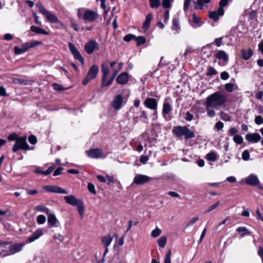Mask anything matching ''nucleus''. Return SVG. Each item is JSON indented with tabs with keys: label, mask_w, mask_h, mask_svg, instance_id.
I'll return each instance as SVG.
<instances>
[{
	"label": "nucleus",
	"mask_w": 263,
	"mask_h": 263,
	"mask_svg": "<svg viewBox=\"0 0 263 263\" xmlns=\"http://www.w3.org/2000/svg\"><path fill=\"white\" fill-rule=\"evenodd\" d=\"M192 22L191 23V26L194 28L199 27L202 25L200 18L195 13L192 14Z\"/></svg>",
	"instance_id": "23"
},
{
	"label": "nucleus",
	"mask_w": 263,
	"mask_h": 263,
	"mask_svg": "<svg viewBox=\"0 0 263 263\" xmlns=\"http://www.w3.org/2000/svg\"><path fill=\"white\" fill-rule=\"evenodd\" d=\"M48 224L52 227H58L59 222L55 215L50 214L47 218Z\"/></svg>",
	"instance_id": "21"
},
{
	"label": "nucleus",
	"mask_w": 263,
	"mask_h": 263,
	"mask_svg": "<svg viewBox=\"0 0 263 263\" xmlns=\"http://www.w3.org/2000/svg\"><path fill=\"white\" fill-rule=\"evenodd\" d=\"M52 86H53L54 89L55 90L61 91V90H64L63 87L61 85H60V84H58L57 83H54V84H53Z\"/></svg>",
	"instance_id": "62"
},
{
	"label": "nucleus",
	"mask_w": 263,
	"mask_h": 263,
	"mask_svg": "<svg viewBox=\"0 0 263 263\" xmlns=\"http://www.w3.org/2000/svg\"><path fill=\"white\" fill-rule=\"evenodd\" d=\"M124 236L121 237L120 238L116 240L115 241L114 248L115 250H118L119 248L122 246L124 244Z\"/></svg>",
	"instance_id": "32"
},
{
	"label": "nucleus",
	"mask_w": 263,
	"mask_h": 263,
	"mask_svg": "<svg viewBox=\"0 0 263 263\" xmlns=\"http://www.w3.org/2000/svg\"><path fill=\"white\" fill-rule=\"evenodd\" d=\"M199 220L198 217H194L192 218L186 224V227H190L192 226Z\"/></svg>",
	"instance_id": "48"
},
{
	"label": "nucleus",
	"mask_w": 263,
	"mask_h": 263,
	"mask_svg": "<svg viewBox=\"0 0 263 263\" xmlns=\"http://www.w3.org/2000/svg\"><path fill=\"white\" fill-rule=\"evenodd\" d=\"M24 246V244L23 243H15L12 245L9 243L11 255L21 251Z\"/></svg>",
	"instance_id": "14"
},
{
	"label": "nucleus",
	"mask_w": 263,
	"mask_h": 263,
	"mask_svg": "<svg viewBox=\"0 0 263 263\" xmlns=\"http://www.w3.org/2000/svg\"><path fill=\"white\" fill-rule=\"evenodd\" d=\"M115 78V77H114V76H112L111 79L108 81H107V79H105L103 81V79H102V85L105 86H108L112 84Z\"/></svg>",
	"instance_id": "44"
},
{
	"label": "nucleus",
	"mask_w": 263,
	"mask_h": 263,
	"mask_svg": "<svg viewBox=\"0 0 263 263\" xmlns=\"http://www.w3.org/2000/svg\"><path fill=\"white\" fill-rule=\"evenodd\" d=\"M0 255L2 257L11 255L9 248V242H5L0 246Z\"/></svg>",
	"instance_id": "16"
},
{
	"label": "nucleus",
	"mask_w": 263,
	"mask_h": 263,
	"mask_svg": "<svg viewBox=\"0 0 263 263\" xmlns=\"http://www.w3.org/2000/svg\"><path fill=\"white\" fill-rule=\"evenodd\" d=\"M245 138L250 142L256 143L260 140L261 136L258 133H249L246 135Z\"/></svg>",
	"instance_id": "18"
},
{
	"label": "nucleus",
	"mask_w": 263,
	"mask_h": 263,
	"mask_svg": "<svg viewBox=\"0 0 263 263\" xmlns=\"http://www.w3.org/2000/svg\"><path fill=\"white\" fill-rule=\"evenodd\" d=\"M237 231L240 233L242 236H243L244 235L249 233V231L248 230V229L244 227H238L237 229Z\"/></svg>",
	"instance_id": "39"
},
{
	"label": "nucleus",
	"mask_w": 263,
	"mask_h": 263,
	"mask_svg": "<svg viewBox=\"0 0 263 263\" xmlns=\"http://www.w3.org/2000/svg\"><path fill=\"white\" fill-rule=\"evenodd\" d=\"M229 0H220L219 2V7L218 8L219 14L220 15H223L224 14V7L228 4Z\"/></svg>",
	"instance_id": "29"
},
{
	"label": "nucleus",
	"mask_w": 263,
	"mask_h": 263,
	"mask_svg": "<svg viewBox=\"0 0 263 263\" xmlns=\"http://www.w3.org/2000/svg\"><path fill=\"white\" fill-rule=\"evenodd\" d=\"M43 189L48 192L64 194H67V192L65 190L58 186L45 185L43 186Z\"/></svg>",
	"instance_id": "10"
},
{
	"label": "nucleus",
	"mask_w": 263,
	"mask_h": 263,
	"mask_svg": "<svg viewBox=\"0 0 263 263\" xmlns=\"http://www.w3.org/2000/svg\"><path fill=\"white\" fill-rule=\"evenodd\" d=\"M172 132L176 136L179 137H183L185 139H191L195 137L194 132L186 126H175L173 127Z\"/></svg>",
	"instance_id": "3"
},
{
	"label": "nucleus",
	"mask_w": 263,
	"mask_h": 263,
	"mask_svg": "<svg viewBox=\"0 0 263 263\" xmlns=\"http://www.w3.org/2000/svg\"><path fill=\"white\" fill-rule=\"evenodd\" d=\"M152 180V178L148 176L138 174L135 175L133 184L141 185L150 182Z\"/></svg>",
	"instance_id": "7"
},
{
	"label": "nucleus",
	"mask_w": 263,
	"mask_h": 263,
	"mask_svg": "<svg viewBox=\"0 0 263 263\" xmlns=\"http://www.w3.org/2000/svg\"><path fill=\"white\" fill-rule=\"evenodd\" d=\"M78 16L79 18L92 22L95 21L98 18L99 15L97 11L79 8L78 10Z\"/></svg>",
	"instance_id": "4"
},
{
	"label": "nucleus",
	"mask_w": 263,
	"mask_h": 263,
	"mask_svg": "<svg viewBox=\"0 0 263 263\" xmlns=\"http://www.w3.org/2000/svg\"><path fill=\"white\" fill-rule=\"evenodd\" d=\"M161 230L160 228L156 227L154 230H153L152 231L151 235L153 238H156L161 234Z\"/></svg>",
	"instance_id": "37"
},
{
	"label": "nucleus",
	"mask_w": 263,
	"mask_h": 263,
	"mask_svg": "<svg viewBox=\"0 0 263 263\" xmlns=\"http://www.w3.org/2000/svg\"><path fill=\"white\" fill-rule=\"evenodd\" d=\"M157 100L154 98H148L144 101L145 106L152 110H156L157 109Z\"/></svg>",
	"instance_id": "12"
},
{
	"label": "nucleus",
	"mask_w": 263,
	"mask_h": 263,
	"mask_svg": "<svg viewBox=\"0 0 263 263\" xmlns=\"http://www.w3.org/2000/svg\"><path fill=\"white\" fill-rule=\"evenodd\" d=\"M206 159L210 161H214L217 158L216 154L214 152H210L206 156Z\"/></svg>",
	"instance_id": "38"
},
{
	"label": "nucleus",
	"mask_w": 263,
	"mask_h": 263,
	"mask_svg": "<svg viewBox=\"0 0 263 263\" xmlns=\"http://www.w3.org/2000/svg\"><path fill=\"white\" fill-rule=\"evenodd\" d=\"M68 47L69 48L70 51L72 53V55H73L74 58L80 61V62L81 63L82 65L84 64V59L80 54V52L78 51L77 48L76 47L74 44H73L71 43H69L68 44Z\"/></svg>",
	"instance_id": "9"
},
{
	"label": "nucleus",
	"mask_w": 263,
	"mask_h": 263,
	"mask_svg": "<svg viewBox=\"0 0 263 263\" xmlns=\"http://www.w3.org/2000/svg\"><path fill=\"white\" fill-rule=\"evenodd\" d=\"M211 0H197L195 4V8L196 9H201L204 4H208Z\"/></svg>",
	"instance_id": "33"
},
{
	"label": "nucleus",
	"mask_w": 263,
	"mask_h": 263,
	"mask_svg": "<svg viewBox=\"0 0 263 263\" xmlns=\"http://www.w3.org/2000/svg\"><path fill=\"white\" fill-rule=\"evenodd\" d=\"M216 73H217V72H216V70L214 68L210 67L208 69V72L207 73L208 75H209V76H212V75L216 74Z\"/></svg>",
	"instance_id": "63"
},
{
	"label": "nucleus",
	"mask_w": 263,
	"mask_h": 263,
	"mask_svg": "<svg viewBox=\"0 0 263 263\" xmlns=\"http://www.w3.org/2000/svg\"><path fill=\"white\" fill-rule=\"evenodd\" d=\"M205 108L207 111V115L209 117L213 118L215 116V112L212 109L214 107H205Z\"/></svg>",
	"instance_id": "46"
},
{
	"label": "nucleus",
	"mask_w": 263,
	"mask_h": 263,
	"mask_svg": "<svg viewBox=\"0 0 263 263\" xmlns=\"http://www.w3.org/2000/svg\"><path fill=\"white\" fill-rule=\"evenodd\" d=\"M216 56L217 59H222L223 61H227L228 60L227 55L223 50L218 51Z\"/></svg>",
	"instance_id": "35"
},
{
	"label": "nucleus",
	"mask_w": 263,
	"mask_h": 263,
	"mask_svg": "<svg viewBox=\"0 0 263 263\" xmlns=\"http://www.w3.org/2000/svg\"><path fill=\"white\" fill-rule=\"evenodd\" d=\"M241 57L243 59L247 60L253 55V52L251 49H243L241 50Z\"/></svg>",
	"instance_id": "25"
},
{
	"label": "nucleus",
	"mask_w": 263,
	"mask_h": 263,
	"mask_svg": "<svg viewBox=\"0 0 263 263\" xmlns=\"http://www.w3.org/2000/svg\"><path fill=\"white\" fill-rule=\"evenodd\" d=\"M220 118L221 119L224 121H230L231 120L230 116L226 113H221Z\"/></svg>",
	"instance_id": "56"
},
{
	"label": "nucleus",
	"mask_w": 263,
	"mask_h": 263,
	"mask_svg": "<svg viewBox=\"0 0 263 263\" xmlns=\"http://www.w3.org/2000/svg\"><path fill=\"white\" fill-rule=\"evenodd\" d=\"M30 30L32 31V32H34L36 33H37V34H45V35H48L49 34V33L46 31H45L44 30H43V29L39 27H37V26H32L31 27H30Z\"/></svg>",
	"instance_id": "30"
},
{
	"label": "nucleus",
	"mask_w": 263,
	"mask_h": 263,
	"mask_svg": "<svg viewBox=\"0 0 263 263\" xmlns=\"http://www.w3.org/2000/svg\"><path fill=\"white\" fill-rule=\"evenodd\" d=\"M167 242V237L166 236H162L157 240L158 246L162 248L165 247Z\"/></svg>",
	"instance_id": "34"
},
{
	"label": "nucleus",
	"mask_w": 263,
	"mask_h": 263,
	"mask_svg": "<svg viewBox=\"0 0 263 263\" xmlns=\"http://www.w3.org/2000/svg\"><path fill=\"white\" fill-rule=\"evenodd\" d=\"M88 189L90 192L94 194H96L95 186L92 184L90 183L88 184Z\"/></svg>",
	"instance_id": "59"
},
{
	"label": "nucleus",
	"mask_w": 263,
	"mask_h": 263,
	"mask_svg": "<svg viewBox=\"0 0 263 263\" xmlns=\"http://www.w3.org/2000/svg\"><path fill=\"white\" fill-rule=\"evenodd\" d=\"M136 36L132 34H128L124 37V40L126 42H129L132 40H135Z\"/></svg>",
	"instance_id": "55"
},
{
	"label": "nucleus",
	"mask_w": 263,
	"mask_h": 263,
	"mask_svg": "<svg viewBox=\"0 0 263 263\" xmlns=\"http://www.w3.org/2000/svg\"><path fill=\"white\" fill-rule=\"evenodd\" d=\"M220 77H221V79H222L223 80H226L229 79V74L226 71H223V72H221V73L220 74Z\"/></svg>",
	"instance_id": "61"
},
{
	"label": "nucleus",
	"mask_w": 263,
	"mask_h": 263,
	"mask_svg": "<svg viewBox=\"0 0 263 263\" xmlns=\"http://www.w3.org/2000/svg\"><path fill=\"white\" fill-rule=\"evenodd\" d=\"M223 123L222 122L218 121L216 123L215 127L217 130H219L223 128Z\"/></svg>",
	"instance_id": "60"
},
{
	"label": "nucleus",
	"mask_w": 263,
	"mask_h": 263,
	"mask_svg": "<svg viewBox=\"0 0 263 263\" xmlns=\"http://www.w3.org/2000/svg\"><path fill=\"white\" fill-rule=\"evenodd\" d=\"M26 139V137H19L13 146L12 151L15 153L20 149L24 150L30 149V147L27 143Z\"/></svg>",
	"instance_id": "5"
},
{
	"label": "nucleus",
	"mask_w": 263,
	"mask_h": 263,
	"mask_svg": "<svg viewBox=\"0 0 263 263\" xmlns=\"http://www.w3.org/2000/svg\"><path fill=\"white\" fill-rule=\"evenodd\" d=\"M149 4L152 8H157L161 5L160 0H149Z\"/></svg>",
	"instance_id": "42"
},
{
	"label": "nucleus",
	"mask_w": 263,
	"mask_h": 263,
	"mask_svg": "<svg viewBox=\"0 0 263 263\" xmlns=\"http://www.w3.org/2000/svg\"><path fill=\"white\" fill-rule=\"evenodd\" d=\"M129 79L128 74L127 72H123L120 73L116 79V82L120 85L126 84Z\"/></svg>",
	"instance_id": "15"
},
{
	"label": "nucleus",
	"mask_w": 263,
	"mask_h": 263,
	"mask_svg": "<svg viewBox=\"0 0 263 263\" xmlns=\"http://www.w3.org/2000/svg\"><path fill=\"white\" fill-rule=\"evenodd\" d=\"M219 16L221 15L219 14L218 9L217 11L210 12L209 14V17L215 21H217L219 20Z\"/></svg>",
	"instance_id": "36"
},
{
	"label": "nucleus",
	"mask_w": 263,
	"mask_h": 263,
	"mask_svg": "<svg viewBox=\"0 0 263 263\" xmlns=\"http://www.w3.org/2000/svg\"><path fill=\"white\" fill-rule=\"evenodd\" d=\"M14 53L16 54H21L25 52V50L24 49L22 46L21 47H18L17 46L14 47Z\"/></svg>",
	"instance_id": "47"
},
{
	"label": "nucleus",
	"mask_w": 263,
	"mask_h": 263,
	"mask_svg": "<svg viewBox=\"0 0 263 263\" xmlns=\"http://www.w3.org/2000/svg\"><path fill=\"white\" fill-rule=\"evenodd\" d=\"M227 101L226 96L219 91L214 92L209 96L204 102L205 107H214L218 109Z\"/></svg>",
	"instance_id": "1"
},
{
	"label": "nucleus",
	"mask_w": 263,
	"mask_h": 263,
	"mask_svg": "<svg viewBox=\"0 0 263 263\" xmlns=\"http://www.w3.org/2000/svg\"><path fill=\"white\" fill-rule=\"evenodd\" d=\"M255 123L257 125H261L263 123V118L261 116H257L255 118Z\"/></svg>",
	"instance_id": "54"
},
{
	"label": "nucleus",
	"mask_w": 263,
	"mask_h": 263,
	"mask_svg": "<svg viewBox=\"0 0 263 263\" xmlns=\"http://www.w3.org/2000/svg\"><path fill=\"white\" fill-rule=\"evenodd\" d=\"M173 26L172 29L178 33L180 31L179 21L176 17H174L173 19Z\"/></svg>",
	"instance_id": "31"
},
{
	"label": "nucleus",
	"mask_w": 263,
	"mask_h": 263,
	"mask_svg": "<svg viewBox=\"0 0 263 263\" xmlns=\"http://www.w3.org/2000/svg\"><path fill=\"white\" fill-rule=\"evenodd\" d=\"M185 119L186 121H191L193 119V115L189 112H186Z\"/></svg>",
	"instance_id": "64"
},
{
	"label": "nucleus",
	"mask_w": 263,
	"mask_h": 263,
	"mask_svg": "<svg viewBox=\"0 0 263 263\" xmlns=\"http://www.w3.org/2000/svg\"><path fill=\"white\" fill-rule=\"evenodd\" d=\"M43 230L41 229H37L35 230L33 234L28 238L27 241L30 243L33 242L35 240L39 239L41 236L43 235Z\"/></svg>",
	"instance_id": "20"
},
{
	"label": "nucleus",
	"mask_w": 263,
	"mask_h": 263,
	"mask_svg": "<svg viewBox=\"0 0 263 263\" xmlns=\"http://www.w3.org/2000/svg\"><path fill=\"white\" fill-rule=\"evenodd\" d=\"M29 142L32 144H35L37 142V139L35 136L31 135L28 138Z\"/></svg>",
	"instance_id": "58"
},
{
	"label": "nucleus",
	"mask_w": 263,
	"mask_h": 263,
	"mask_svg": "<svg viewBox=\"0 0 263 263\" xmlns=\"http://www.w3.org/2000/svg\"><path fill=\"white\" fill-rule=\"evenodd\" d=\"M123 103V98L121 95L116 96L112 101V106L116 110L119 109Z\"/></svg>",
	"instance_id": "13"
},
{
	"label": "nucleus",
	"mask_w": 263,
	"mask_h": 263,
	"mask_svg": "<svg viewBox=\"0 0 263 263\" xmlns=\"http://www.w3.org/2000/svg\"><path fill=\"white\" fill-rule=\"evenodd\" d=\"M173 0H163L162 1V6L164 8H168L171 6V2Z\"/></svg>",
	"instance_id": "52"
},
{
	"label": "nucleus",
	"mask_w": 263,
	"mask_h": 263,
	"mask_svg": "<svg viewBox=\"0 0 263 263\" xmlns=\"http://www.w3.org/2000/svg\"><path fill=\"white\" fill-rule=\"evenodd\" d=\"M86 153L87 156L91 158L99 159L105 158L102 150L99 148H92L86 151Z\"/></svg>",
	"instance_id": "8"
},
{
	"label": "nucleus",
	"mask_w": 263,
	"mask_h": 263,
	"mask_svg": "<svg viewBox=\"0 0 263 263\" xmlns=\"http://www.w3.org/2000/svg\"><path fill=\"white\" fill-rule=\"evenodd\" d=\"M42 44V42L41 41H34L31 42L25 43L22 46L24 50H25V52L27 51L29 48L34 47L35 46L40 45Z\"/></svg>",
	"instance_id": "22"
},
{
	"label": "nucleus",
	"mask_w": 263,
	"mask_h": 263,
	"mask_svg": "<svg viewBox=\"0 0 263 263\" xmlns=\"http://www.w3.org/2000/svg\"><path fill=\"white\" fill-rule=\"evenodd\" d=\"M99 72V67L94 64L92 65L89 68L87 76L91 80L95 79Z\"/></svg>",
	"instance_id": "17"
},
{
	"label": "nucleus",
	"mask_w": 263,
	"mask_h": 263,
	"mask_svg": "<svg viewBox=\"0 0 263 263\" xmlns=\"http://www.w3.org/2000/svg\"><path fill=\"white\" fill-rule=\"evenodd\" d=\"M245 182L247 184L251 185H256L259 183V181L256 175H250L245 179Z\"/></svg>",
	"instance_id": "19"
},
{
	"label": "nucleus",
	"mask_w": 263,
	"mask_h": 263,
	"mask_svg": "<svg viewBox=\"0 0 263 263\" xmlns=\"http://www.w3.org/2000/svg\"><path fill=\"white\" fill-rule=\"evenodd\" d=\"M101 71L102 72V79L104 81L107 79L108 76L110 72L109 67L106 63H103L101 65Z\"/></svg>",
	"instance_id": "24"
},
{
	"label": "nucleus",
	"mask_w": 263,
	"mask_h": 263,
	"mask_svg": "<svg viewBox=\"0 0 263 263\" xmlns=\"http://www.w3.org/2000/svg\"><path fill=\"white\" fill-rule=\"evenodd\" d=\"M135 40L137 41V44L138 45L143 44L146 42V39L144 36H139L138 37L136 36Z\"/></svg>",
	"instance_id": "41"
},
{
	"label": "nucleus",
	"mask_w": 263,
	"mask_h": 263,
	"mask_svg": "<svg viewBox=\"0 0 263 263\" xmlns=\"http://www.w3.org/2000/svg\"><path fill=\"white\" fill-rule=\"evenodd\" d=\"M250 153L248 150H245L242 154V159L245 161H247L249 159Z\"/></svg>",
	"instance_id": "53"
},
{
	"label": "nucleus",
	"mask_w": 263,
	"mask_h": 263,
	"mask_svg": "<svg viewBox=\"0 0 263 263\" xmlns=\"http://www.w3.org/2000/svg\"><path fill=\"white\" fill-rule=\"evenodd\" d=\"M18 138L19 137L18 136V135L15 133H13L8 136V139L9 141L15 140L16 141Z\"/></svg>",
	"instance_id": "51"
},
{
	"label": "nucleus",
	"mask_w": 263,
	"mask_h": 263,
	"mask_svg": "<svg viewBox=\"0 0 263 263\" xmlns=\"http://www.w3.org/2000/svg\"><path fill=\"white\" fill-rule=\"evenodd\" d=\"M98 48V44L94 40H90L85 45V51L88 54H91Z\"/></svg>",
	"instance_id": "11"
},
{
	"label": "nucleus",
	"mask_w": 263,
	"mask_h": 263,
	"mask_svg": "<svg viewBox=\"0 0 263 263\" xmlns=\"http://www.w3.org/2000/svg\"><path fill=\"white\" fill-rule=\"evenodd\" d=\"M171 250L170 249L165 255L164 263H171Z\"/></svg>",
	"instance_id": "50"
},
{
	"label": "nucleus",
	"mask_w": 263,
	"mask_h": 263,
	"mask_svg": "<svg viewBox=\"0 0 263 263\" xmlns=\"http://www.w3.org/2000/svg\"><path fill=\"white\" fill-rule=\"evenodd\" d=\"M224 88L228 92H231L235 88V85L230 83H227L224 85Z\"/></svg>",
	"instance_id": "40"
},
{
	"label": "nucleus",
	"mask_w": 263,
	"mask_h": 263,
	"mask_svg": "<svg viewBox=\"0 0 263 263\" xmlns=\"http://www.w3.org/2000/svg\"><path fill=\"white\" fill-rule=\"evenodd\" d=\"M46 217L43 215H40L37 217L36 221L38 224H44L46 221Z\"/></svg>",
	"instance_id": "43"
},
{
	"label": "nucleus",
	"mask_w": 263,
	"mask_h": 263,
	"mask_svg": "<svg viewBox=\"0 0 263 263\" xmlns=\"http://www.w3.org/2000/svg\"><path fill=\"white\" fill-rule=\"evenodd\" d=\"M220 202L217 201L215 204L210 206L209 208L206 210L205 213H209L212 211L213 210L216 209L219 205Z\"/></svg>",
	"instance_id": "49"
},
{
	"label": "nucleus",
	"mask_w": 263,
	"mask_h": 263,
	"mask_svg": "<svg viewBox=\"0 0 263 263\" xmlns=\"http://www.w3.org/2000/svg\"><path fill=\"white\" fill-rule=\"evenodd\" d=\"M54 239H57L61 242H63L64 240V237L60 234H55L53 236Z\"/></svg>",
	"instance_id": "57"
},
{
	"label": "nucleus",
	"mask_w": 263,
	"mask_h": 263,
	"mask_svg": "<svg viewBox=\"0 0 263 263\" xmlns=\"http://www.w3.org/2000/svg\"><path fill=\"white\" fill-rule=\"evenodd\" d=\"M172 110V106L168 102H164L163 105L162 115L163 116L167 115Z\"/></svg>",
	"instance_id": "28"
},
{
	"label": "nucleus",
	"mask_w": 263,
	"mask_h": 263,
	"mask_svg": "<svg viewBox=\"0 0 263 263\" xmlns=\"http://www.w3.org/2000/svg\"><path fill=\"white\" fill-rule=\"evenodd\" d=\"M64 199L67 204L77 206L80 217L82 218L85 212V206L83 201L81 199L77 198L73 195L66 196L64 197Z\"/></svg>",
	"instance_id": "2"
},
{
	"label": "nucleus",
	"mask_w": 263,
	"mask_h": 263,
	"mask_svg": "<svg viewBox=\"0 0 263 263\" xmlns=\"http://www.w3.org/2000/svg\"><path fill=\"white\" fill-rule=\"evenodd\" d=\"M234 141L237 144H240L243 142V138L240 135H235L233 138Z\"/></svg>",
	"instance_id": "45"
},
{
	"label": "nucleus",
	"mask_w": 263,
	"mask_h": 263,
	"mask_svg": "<svg viewBox=\"0 0 263 263\" xmlns=\"http://www.w3.org/2000/svg\"><path fill=\"white\" fill-rule=\"evenodd\" d=\"M39 8V10L44 15L46 18L52 23H58L59 22V20L58 17L52 13L46 10L41 4L37 5Z\"/></svg>",
	"instance_id": "6"
},
{
	"label": "nucleus",
	"mask_w": 263,
	"mask_h": 263,
	"mask_svg": "<svg viewBox=\"0 0 263 263\" xmlns=\"http://www.w3.org/2000/svg\"><path fill=\"white\" fill-rule=\"evenodd\" d=\"M153 19V14L152 13L148 14L146 16L145 21L143 23L142 28L145 31L147 30L149 27L151 21Z\"/></svg>",
	"instance_id": "26"
},
{
	"label": "nucleus",
	"mask_w": 263,
	"mask_h": 263,
	"mask_svg": "<svg viewBox=\"0 0 263 263\" xmlns=\"http://www.w3.org/2000/svg\"><path fill=\"white\" fill-rule=\"evenodd\" d=\"M112 237L110 235L103 236L101 238V242L105 247H108L112 242Z\"/></svg>",
	"instance_id": "27"
}]
</instances>
